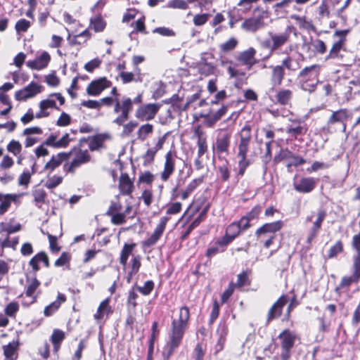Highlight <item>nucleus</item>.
Masks as SVG:
<instances>
[{
  "label": "nucleus",
  "mask_w": 360,
  "mask_h": 360,
  "mask_svg": "<svg viewBox=\"0 0 360 360\" xmlns=\"http://www.w3.org/2000/svg\"><path fill=\"white\" fill-rule=\"evenodd\" d=\"M189 318V309L184 306L179 309L178 318L172 320L169 340L162 353L165 360H168L174 350L180 345Z\"/></svg>",
  "instance_id": "obj_1"
},
{
  "label": "nucleus",
  "mask_w": 360,
  "mask_h": 360,
  "mask_svg": "<svg viewBox=\"0 0 360 360\" xmlns=\"http://www.w3.org/2000/svg\"><path fill=\"white\" fill-rule=\"evenodd\" d=\"M237 136L239 137L238 145L237 156L238 160V172L239 176H243L247 167L250 165V160L247 159V153L249 151L250 143L251 141V127L250 125L244 126Z\"/></svg>",
  "instance_id": "obj_2"
},
{
  "label": "nucleus",
  "mask_w": 360,
  "mask_h": 360,
  "mask_svg": "<svg viewBox=\"0 0 360 360\" xmlns=\"http://www.w3.org/2000/svg\"><path fill=\"white\" fill-rule=\"evenodd\" d=\"M321 66L314 64L303 68L298 75L300 87L305 91L314 92L319 82Z\"/></svg>",
  "instance_id": "obj_3"
},
{
  "label": "nucleus",
  "mask_w": 360,
  "mask_h": 360,
  "mask_svg": "<svg viewBox=\"0 0 360 360\" xmlns=\"http://www.w3.org/2000/svg\"><path fill=\"white\" fill-rule=\"evenodd\" d=\"M132 108L133 101L130 98L124 96L121 101L116 98L114 112L115 113L120 112V115L114 120L113 122L118 125H122L129 119V115Z\"/></svg>",
  "instance_id": "obj_4"
},
{
  "label": "nucleus",
  "mask_w": 360,
  "mask_h": 360,
  "mask_svg": "<svg viewBox=\"0 0 360 360\" xmlns=\"http://www.w3.org/2000/svg\"><path fill=\"white\" fill-rule=\"evenodd\" d=\"M269 38L262 42V46L269 49L271 52L276 51L283 47L289 40L290 33L283 32L278 33L269 32Z\"/></svg>",
  "instance_id": "obj_5"
},
{
  "label": "nucleus",
  "mask_w": 360,
  "mask_h": 360,
  "mask_svg": "<svg viewBox=\"0 0 360 360\" xmlns=\"http://www.w3.org/2000/svg\"><path fill=\"white\" fill-rule=\"evenodd\" d=\"M58 100L60 105H62L65 103V98L60 94H52L49 96L46 99L42 100L39 103V111L35 115V117L40 119L46 117L49 115L47 111L49 108H57L56 101Z\"/></svg>",
  "instance_id": "obj_6"
},
{
  "label": "nucleus",
  "mask_w": 360,
  "mask_h": 360,
  "mask_svg": "<svg viewBox=\"0 0 360 360\" xmlns=\"http://www.w3.org/2000/svg\"><path fill=\"white\" fill-rule=\"evenodd\" d=\"M278 338L281 340L282 349L281 359L282 360H288L290 356V350L296 340V335L289 330H285L278 335Z\"/></svg>",
  "instance_id": "obj_7"
},
{
  "label": "nucleus",
  "mask_w": 360,
  "mask_h": 360,
  "mask_svg": "<svg viewBox=\"0 0 360 360\" xmlns=\"http://www.w3.org/2000/svg\"><path fill=\"white\" fill-rule=\"evenodd\" d=\"M316 217V219L313 221L312 226L309 231L307 242L310 244L317 236L321 229L322 224L326 219V212L323 210H319L316 213L312 212L310 216L306 219L307 221H311L313 217Z\"/></svg>",
  "instance_id": "obj_8"
},
{
  "label": "nucleus",
  "mask_w": 360,
  "mask_h": 360,
  "mask_svg": "<svg viewBox=\"0 0 360 360\" xmlns=\"http://www.w3.org/2000/svg\"><path fill=\"white\" fill-rule=\"evenodd\" d=\"M349 32V30H336L333 37L338 38L335 41L329 51L326 60L338 58L340 56V51L344 49L346 42V37Z\"/></svg>",
  "instance_id": "obj_9"
},
{
  "label": "nucleus",
  "mask_w": 360,
  "mask_h": 360,
  "mask_svg": "<svg viewBox=\"0 0 360 360\" xmlns=\"http://www.w3.org/2000/svg\"><path fill=\"white\" fill-rule=\"evenodd\" d=\"M268 17V12L262 11L261 14L258 16L245 19L242 23L241 27L247 32H256L257 30L266 25L264 20Z\"/></svg>",
  "instance_id": "obj_10"
},
{
  "label": "nucleus",
  "mask_w": 360,
  "mask_h": 360,
  "mask_svg": "<svg viewBox=\"0 0 360 360\" xmlns=\"http://www.w3.org/2000/svg\"><path fill=\"white\" fill-rule=\"evenodd\" d=\"M160 105L158 103H148L140 105L135 112V117L141 121L153 120L158 113Z\"/></svg>",
  "instance_id": "obj_11"
},
{
  "label": "nucleus",
  "mask_w": 360,
  "mask_h": 360,
  "mask_svg": "<svg viewBox=\"0 0 360 360\" xmlns=\"http://www.w3.org/2000/svg\"><path fill=\"white\" fill-rule=\"evenodd\" d=\"M40 285V282L35 278L27 279V288L25 295L23 297V304L30 305L37 301L39 294L37 289Z\"/></svg>",
  "instance_id": "obj_12"
},
{
  "label": "nucleus",
  "mask_w": 360,
  "mask_h": 360,
  "mask_svg": "<svg viewBox=\"0 0 360 360\" xmlns=\"http://www.w3.org/2000/svg\"><path fill=\"white\" fill-rule=\"evenodd\" d=\"M43 86L36 82H32L30 84L17 91L15 93V98L17 101H26L33 98L42 91Z\"/></svg>",
  "instance_id": "obj_13"
},
{
  "label": "nucleus",
  "mask_w": 360,
  "mask_h": 360,
  "mask_svg": "<svg viewBox=\"0 0 360 360\" xmlns=\"http://www.w3.org/2000/svg\"><path fill=\"white\" fill-rule=\"evenodd\" d=\"M168 221L169 218L167 217H162L160 218L159 223L153 233L143 242V247L149 248L156 244L162 236Z\"/></svg>",
  "instance_id": "obj_14"
},
{
  "label": "nucleus",
  "mask_w": 360,
  "mask_h": 360,
  "mask_svg": "<svg viewBox=\"0 0 360 360\" xmlns=\"http://www.w3.org/2000/svg\"><path fill=\"white\" fill-rule=\"evenodd\" d=\"M90 156L87 150H79L75 153L74 159L68 164L64 165V170L67 172H74L77 168L89 161Z\"/></svg>",
  "instance_id": "obj_15"
},
{
  "label": "nucleus",
  "mask_w": 360,
  "mask_h": 360,
  "mask_svg": "<svg viewBox=\"0 0 360 360\" xmlns=\"http://www.w3.org/2000/svg\"><path fill=\"white\" fill-rule=\"evenodd\" d=\"M112 85V82L106 77H100L97 79L93 80L86 87V94L89 96H97L101 93L109 88Z\"/></svg>",
  "instance_id": "obj_16"
},
{
  "label": "nucleus",
  "mask_w": 360,
  "mask_h": 360,
  "mask_svg": "<svg viewBox=\"0 0 360 360\" xmlns=\"http://www.w3.org/2000/svg\"><path fill=\"white\" fill-rule=\"evenodd\" d=\"M231 134L224 130H219L213 145L214 150L219 153H227L230 146Z\"/></svg>",
  "instance_id": "obj_17"
},
{
  "label": "nucleus",
  "mask_w": 360,
  "mask_h": 360,
  "mask_svg": "<svg viewBox=\"0 0 360 360\" xmlns=\"http://www.w3.org/2000/svg\"><path fill=\"white\" fill-rule=\"evenodd\" d=\"M175 169V158L172 151H169L165 155L164 168L160 174V179L162 181H167Z\"/></svg>",
  "instance_id": "obj_18"
},
{
  "label": "nucleus",
  "mask_w": 360,
  "mask_h": 360,
  "mask_svg": "<svg viewBox=\"0 0 360 360\" xmlns=\"http://www.w3.org/2000/svg\"><path fill=\"white\" fill-rule=\"evenodd\" d=\"M316 185V181L312 177H303L299 181H294V188L303 193H310Z\"/></svg>",
  "instance_id": "obj_19"
},
{
  "label": "nucleus",
  "mask_w": 360,
  "mask_h": 360,
  "mask_svg": "<svg viewBox=\"0 0 360 360\" xmlns=\"http://www.w3.org/2000/svg\"><path fill=\"white\" fill-rule=\"evenodd\" d=\"M288 300V297L285 295L281 296L278 298V300L273 304L268 312V322L278 318L281 315L283 308L287 304Z\"/></svg>",
  "instance_id": "obj_20"
},
{
  "label": "nucleus",
  "mask_w": 360,
  "mask_h": 360,
  "mask_svg": "<svg viewBox=\"0 0 360 360\" xmlns=\"http://www.w3.org/2000/svg\"><path fill=\"white\" fill-rule=\"evenodd\" d=\"M22 194H3L0 193V215L8 211L11 203L18 202Z\"/></svg>",
  "instance_id": "obj_21"
},
{
  "label": "nucleus",
  "mask_w": 360,
  "mask_h": 360,
  "mask_svg": "<svg viewBox=\"0 0 360 360\" xmlns=\"http://www.w3.org/2000/svg\"><path fill=\"white\" fill-rule=\"evenodd\" d=\"M50 59V55L47 52L44 51L35 59L27 61V65L32 70H39L48 65Z\"/></svg>",
  "instance_id": "obj_22"
},
{
  "label": "nucleus",
  "mask_w": 360,
  "mask_h": 360,
  "mask_svg": "<svg viewBox=\"0 0 360 360\" xmlns=\"http://www.w3.org/2000/svg\"><path fill=\"white\" fill-rule=\"evenodd\" d=\"M283 226V222L282 221H276L271 223H266L259 228L255 234L258 237L262 236L264 234L267 233H274L278 231H280Z\"/></svg>",
  "instance_id": "obj_23"
},
{
  "label": "nucleus",
  "mask_w": 360,
  "mask_h": 360,
  "mask_svg": "<svg viewBox=\"0 0 360 360\" xmlns=\"http://www.w3.org/2000/svg\"><path fill=\"white\" fill-rule=\"evenodd\" d=\"M349 117V113L347 109H340L333 112L328 120V125L333 124L336 122L342 124L343 131L346 129L345 121Z\"/></svg>",
  "instance_id": "obj_24"
},
{
  "label": "nucleus",
  "mask_w": 360,
  "mask_h": 360,
  "mask_svg": "<svg viewBox=\"0 0 360 360\" xmlns=\"http://www.w3.org/2000/svg\"><path fill=\"white\" fill-rule=\"evenodd\" d=\"M270 68L271 69V84L273 86H280L285 77V70L280 65L271 66Z\"/></svg>",
  "instance_id": "obj_25"
},
{
  "label": "nucleus",
  "mask_w": 360,
  "mask_h": 360,
  "mask_svg": "<svg viewBox=\"0 0 360 360\" xmlns=\"http://www.w3.org/2000/svg\"><path fill=\"white\" fill-rule=\"evenodd\" d=\"M70 153H60L56 155H53L51 159L45 165V169L53 172L58 167L63 161L67 160Z\"/></svg>",
  "instance_id": "obj_26"
},
{
  "label": "nucleus",
  "mask_w": 360,
  "mask_h": 360,
  "mask_svg": "<svg viewBox=\"0 0 360 360\" xmlns=\"http://www.w3.org/2000/svg\"><path fill=\"white\" fill-rule=\"evenodd\" d=\"M66 300L65 296L62 293H58L56 300L51 302L44 309V314L46 316H50L53 314L60 307L61 304Z\"/></svg>",
  "instance_id": "obj_27"
},
{
  "label": "nucleus",
  "mask_w": 360,
  "mask_h": 360,
  "mask_svg": "<svg viewBox=\"0 0 360 360\" xmlns=\"http://www.w3.org/2000/svg\"><path fill=\"white\" fill-rule=\"evenodd\" d=\"M256 51L253 48H250L241 52L238 56V60L243 65L248 66V69H250L252 65L254 64V56Z\"/></svg>",
  "instance_id": "obj_28"
},
{
  "label": "nucleus",
  "mask_w": 360,
  "mask_h": 360,
  "mask_svg": "<svg viewBox=\"0 0 360 360\" xmlns=\"http://www.w3.org/2000/svg\"><path fill=\"white\" fill-rule=\"evenodd\" d=\"M195 135L198 137V156L201 158L207 150V138L201 130H196Z\"/></svg>",
  "instance_id": "obj_29"
},
{
  "label": "nucleus",
  "mask_w": 360,
  "mask_h": 360,
  "mask_svg": "<svg viewBox=\"0 0 360 360\" xmlns=\"http://www.w3.org/2000/svg\"><path fill=\"white\" fill-rule=\"evenodd\" d=\"M120 190L123 195H129L133 191V183L127 174L121 175L119 184Z\"/></svg>",
  "instance_id": "obj_30"
},
{
  "label": "nucleus",
  "mask_w": 360,
  "mask_h": 360,
  "mask_svg": "<svg viewBox=\"0 0 360 360\" xmlns=\"http://www.w3.org/2000/svg\"><path fill=\"white\" fill-rule=\"evenodd\" d=\"M136 246V243H124L120 256V263L124 268H126L129 257L132 254Z\"/></svg>",
  "instance_id": "obj_31"
},
{
  "label": "nucleus",
  "mask_w": 360,
  "mask_h": 360,
  "mask_svg": "<svg viewBox=\"0 0 360 360\" xmlns=\"http://www.w3.org/2000/svg\"><path fill=\"white\" fill-rule=\"evenodd\" d=\"M203 181V177H199L197 179H193L186 187L181 190V198L182 200L187 199L189 195L197 188V187Z\"/></svg>",
  "instance_id": "obj_32"
},
{
  "label": "nucleus",
  "mask_w": 360,
  "mask_h": 360,
  "mask_svg": "<svg viewBox=\"0 0 360 360\" xmlns=\"http://www.w3.org/2000/svg\"><path fill=\"white\" fill-rule=\"evenodd\" d=\"M21 224L20 223L13 224V221L11 220L8 223L1 222L0 223V233H6V236L17 233L21 230Z\"/></svg>",
  "instance_id": "obj_33"
},
{
  "label": "nucleus",
  "mask_w": 360,
  "mask_h": 360,
  "mask_svg": "<svg viewBox=\"0 0 360 360\" xmlns=\"http://www.w3.org/2000/svg\"><path fill=\"white\" fill-rule=\"evenodd\" d=\"M18 347V342H12L8 345L3 347L4 354L5 356L4 360H15L17 358V349Z\"/></svg>",
  "instance_id": "obj_34"
},
{
  "label": "nucleus",
  "mask_w": 360,
  "mask_h": 360,
  "mask_svg": "<svg viewBox=\"0 0 360 360\" xmlns=\"http://www.w3.org/2000/svg\"><path fill=\"white\" fill-rule=\"evenodd\" d=\"M106 27V22L101 15H96L90 18L89 29L94 30L96 32H100L104 30Z\"/></svg>",
  "instance_id": "obj_35"
},
{
  "label": "nucleus",
  "mask_w": 360,
  "mask_h": 360,
  "mask_svg": "<svg viewBox=\"0 0 360 360\" xmlns=\"http://www.w3.org/2000/svg\"><path fill=\"white\" fill-rule=\"evenodd\" d=\"M292 97V91L290 89H282L278 91L276 98L281 105H288Z\"/></svg>",
  "instance_id": "obj_36"
},
{
  "label": "nucleus",
  "mask_w": 360,
  "mask_h": 360,
  "mask_svg": "<svg viewBox=\"0 0 360 360\" xmlns=\"http://www.w3.org/2000/svg\"><path fill=\"white\" fill-rule=\"evenodd\" d=\"M110 298H106L100 304L96 313L94 314V319L96 320L101 319L105 315H108L110 311L109 305Z\"/></svg>",
  "instance_id": "obj_37"
},
{
  "label": "nucleus",
  "mask_w": 360,
  "mask_h": 360,
  "mask_svg": "<svg viewBox=\"0 0 360 360\" xmlns=\"http://www.w3.org/2000/svg\"><path fill=\"white\" fill-rule=\"evenodd\" d=\"M108 138L107 135L98 134L92 137L89 141V148L91 150H98L103 146L105 139Z\"/></svg>",
  "instance_id": "obj_38"
},
{
  "label": "nucleus",
  "mask_w": 360,
  "mask_h": 360,
  "mask_svg": "<svg viewBox=\"0 0 360 360\" xmlns=\"http://www.w3.org/2000/svg\"><path fill=\"white\" fill-rule=\"evenodd\" d=\"M91 37V33L89 29H86L79 33V34L75 35L72 39H70L69 35L68 39H70V44L72 45L81 44L86 42Z\"/></svg>",
  "instance_id": "obj_39"
},
{
  "label": "nucleus",
  "mask_w": 360,
  "mask_h": 360,
  "mask_svg": "<svg viewBox=\"0 0 360 360\" xmlns=\"http://www.w3.org/2000/svg\"><path fill=\"white\" fill-rule=\"evenodd\" d=\"M279 65L283 66L284 70L286 68L290 72H295L300 68L299 62L291 56L284 58L282 60L281 65Z\"/></svg>",
  "instance_id": "obj_40"
},
{
  "label": "nucleus",
  "mask_w": 360,
  "mask_h": 360,
  "mask_svg": "<svg viewBox=\"0 0 360 360\" xmlns=\"http://www.w3.org/2000/svg\"><path fill=\"white\" fill-rule=\"evenodd\" d=\"M153 131V126L150 124H145L141 126L137 131V138L143 141Z\"/></svg>",
  "instance_id": "obj_41"
},
{
  "label": "nucleus",
  "mask_w": 360,
  "mask_h": 360,
  "mask_svg": "<svg viewBox=\"0 0 360 360\" xmlns=\"http://www.w3.org/2000/svg\"><path fill=\"white\" fill-rule=\"evenodd\" d=\"M198 70L201 75L207 76L214 72V66L211 63L206 62L204 58H202L198 65Z\"/></svg>",
  "instance_id": "obj_42"
},
{
  "label": "nucleus",
  "mask_w": 360,
  "mask_h": 360,
  "mask_svg": "<svg viewBox=\"0 0 360 360\" xmlns=\"http://www.w3.org/2000/svg\"><path fill=\"white\" fill-rule=\"evenodd\" d=\"M35 163L33 164L32 167V172H30V171L28 169H25L23 171V172L20 175L19 178H18V184L20 186H27L30 181V179H31V176L32 174H34L36 170H35Z\"/></svg>",
  "instance_id": "obj_43"
},
{
  "label": "nucleus",
  "mask_w": 360,
  "mask_h": 360,
  "mask_svg": "<svg viewBox=\"0 0 360 360\" xmlns=\"http://www.w3.org/2000/svg\"><path fill=\"white\" fill-rule=\"evenodd\" d=\"M190 173L188 172L187 173L184 172V169H180L178 172V175L176 179V186L173 188V192L176 193L179 191V188L184 185L186 179L189 177Z\"/></svg>",
  "instance_id": "obj_44"
},
{
  "label": "nucleus",
  "mask_w": 360,
  "mask_h": 360,
  "mask_svg": "<svg viewBox=\"0 0 360 360\" xmlns=\"http://www.w3.org/2000/svg\"><path fill=\"white\" fill-rule=\"evenodd\" d=\"M6 149L14 156H18L21 153L22 146L18 141L13 139L7 145Z\"/></svg>",
  "instance_id": "obj_45"
},
{
  "label": "nucleus",
  "mask_w": 360,
  "mask_h": 360,
  "mask_svg": "<svg viewBox=\"0 0 360 360\" xmlns=\"http://www.w3.org/2000/svg\"><path fill=\"white\" fill-rule=\"evenodd\" d=\"M65 338V334L62 330H54L51 335V342L53 345L54 349L57 351L59 348L60 342Z\"/></svg>",
  "instance_id": "obj_46"
},
{
  "label": "nucleus",
  "mask_w": 360,
  "mask_h": 360,
  "mask_svg": "<svg viewBox=\"0 0 360 360\" xmlns=\"http://www.w3.org/2000/svg\"><path fill=\"white\" fill-rule=\"evenodd\" d=\"M306 131L307 129L302 125H297L295 127L291 126L286 129V133L295 138H297L299 135L304 134Z\"/></svg>",
  "instance_id": "obj_47"
},
{
  "label": "nucleus",
  "mask_w": 360,
  "mask_h": 360,
  "mask_svg": "<svg viewBox=\"0 0 360 360\" xmlns=\"http://www.w3.org/2000/svg\"><path fill=\"white\" fill-rule=\"evenodd\" d=\"M141 257L140 255H135L133 256L131 260V271L129 273V275L130 276H132L133 275L138 273L139 271V269L141 267Z\"/></svg>",
  "instance_id": "obj_48"
},
{
  "label": "nucleus",
  "mask_w": 360,
  "mask_h": 360,
  "mask_svg": "<svg viewBox=\"0 0 360 360\" xmlns=\"http://www.w3.org/2000/svg\"><path fill=\"white\" fill-rule=\"evenodd\" d=\"M31 23L25 19H20L17 21L15 25V31L18 34L25 32L30 27Z\"/></svg>",
  "instance_id": "obj_49"
},
{
  "label": "nucleus",
  "mask_w": 360,
  "mask_h": 360,
  "mask_svg": "<svg viewBox=\"0 0 360 360\" xmlns=\"http://www.w3.org/2000/svg\"><path fill=\"white\" fill-rule=\"evenodd\" d=\"M290 157H292V153L291 151L288 149H281L279 153L275 155L274 161L276 163H278L283 160H288Z\"/></svg>",
  "instance_id": "obj_50"
},
{
  "label": "nucleus",
  "mask_w": 360,
  "mask_h": 360,
  "mask_svg": "<svg viewBox=\"0 0 360 360\" xmlns=\"http://www.w3.org/2000/svg\"><path fill=\"white\" fill-rule=\"evenodd\" d=\"M63 177L58 175H53L51 177H49L46 183L45 186L47 188L52 189L58 186L59 184L62 183Z\"/></svg>",
  "instance_id": "obj_51"
},
{
  "label": "nucleus",
  "mask_w": 360,
  "mask_h": 360,
  "mask_svg": "<svg viewBox=\"0 0 360 360\" xmlns=\"http://www.w3.org/2000/svg\"><path fill=\"white\" fill-rule=\"evenodd\" d=\"M210 16L211 15L210 13L196 14L193 17V23L195 26H202L208 21Z\"/></svg>",
  "instance_id": "obj_52"
},
{
  "label": "nucleus",
  "mask_w": 360,
  "mask_h": 360,
  "mask_svg": "<svg viewBox=\"0 0 360 360\" xmlns=\"http://www.w3.org/2000/svg\"><path fill=\"white\" fill-rule=\"evenodd\" d=\"M238 43V40L236 38L232 37L229 39L228 41L221 44L220 45V49L224 52L232 51L236 47Z\"/></svg>",
  "instance_id": "obj_53"
},
{
  "label": "nucleus",
  "mask_w": 360,
  "mask_h": 360,
  "mask_svg": "<svg viewBox=\"0 0 360 360\" xmlns=\"http://www.w3.org/2000/svg\"><path fill=\"white\" fill-rule=\"evenodd\" d=\"M18 243V237L10 238L9 236H6L5 238H1V246L4 248H15V246Z\"/></svg>",
  "instance_id": "obj_54"
},
{
  "label": "nucleus",
  "mask_w": 360,
  "mask_h": 360,
  "mask_svg": "<svg viewBox=\"0 0 360 360\" xmlns=\"http://www.w3.org/2000/svg\"><path fill=\"white\" fill-rule=\"evenodd\" d=\"M241 232L238 224L236 222H233L226 228V233L232 237V238H235L237 237L239 233Z\"/></svg>",
  "instance_id": "obj_55"
},
{
  "label": "nucleus",
  "mask_w": 360,
  "mask_h": 360,
  "mask_svg": "<svg viewBox=\"0 0 360 360\" xmlns=\"http://www.w3.org/2000/svg\"><path fill=\"white\" fill-rule=\"evenodd\" d=\"M288 160L289 162L286 165L288 169H289L292 166L297 167L305 163V160L304 158H302L301 156L296 155L294 153H292V157H290V158Z\"/></svg>",
  "instance_id": "obj_56"
},
{
  "label": "nucleus",
  "mask_w": 360,
  "mask_h": 360,
  "mask_svg": "<svg viewBox=\"0 0 360 360\" xmlns=\"http://www.w3.org/2000/svg\"><path fill=\"white\" fill-rule=\"evenodd\" d=\"M360 277L353 273L352 275L350 276H345L342 278L340 283V286L347 287L350 285L352 283H357Z\"/></svg>",
  "instance_id": "obj_57"
},
{
  "label": "nucleus",
  "mask_w": 360,
  "mask_h": 360,
  "mask_svg": "<svg viewBox=\"0 0 360 360\" xmlns=\"http://www.w3.org/2000/svg\"><path fill=\"white\" fill-rule=\"evenodd\" d=\"M138 297V294L134 292V290H131L129 292V295L127 298V305L128 309L129 310H134L137 303L136 302V299Z\"/></svg>",
  "instance_id": "obj_58"
},
{
  "label": "nucleus",
  "mask_w": 360,
  "mask_h": 360,
  "mask_svg": "<svg viewBox=\"0 0 360 360\" xmlns=\"http://www.w3.org/2000/svg\"><path fill=\"white\" fill-rule=\"evenodd\" d=\"M154 288V283L152 281L145 282L143 286L138 287V290L143 295H148Z\"/></svg>",
  "instance_id": "obj_59"
},
{
  "label": "nucleus",
  "mask_w": 360,
  "mask_h": 360,
  "mask_svg": "<svg viewBox=\"0 0 360 360\" xmlns=\"http://www.w3.org/2000/svg\"><path fill=\"white\" fill-rule=\"evenodd\" d=\"M167 6L185 10L188 8V4L184 0H171L168 2Z\"/></svg>",
  "instance_id": "obj_60"
},
{
  "label": "nucleus",
  "mask_w": 360,
  "mask_h": 360,
  "mask_svg": "<svg viewBox=\"0 0 360 360\" xmlns=\"http://www.w3.org/2000/svg\"><path fill=\"white\" fill-rule=\"evenodd\" d=\"M219 175L221 179L224 181H226L229 180L230 177V171L227 164H224L219 167L218 168Z\"/></svg>",
  "instance_id": "obj_61"
},
{
  "label": "nucleus",
  "mask_w": 360,
  "mask_h": 360,
  "mask_svg": "<svg viewBox=\"0 0 360 360\" xmlns=\"http://www.w3.org/2000/svg\"><path fill=\"white\" fill-rule=\"evenodd\" d=\"M111 217V222L115 225L122 224L125 222V214L121 212L112 213Z\"/></svg>",
  "instance_id": "obj_62"
},
{
  "label": "nucleus",
  "mask_w": 360,
  "mask_h": 360,
  "mask_svg": "<svg viewBox=\"0 0 360 360\" xmlns=\"http://www.w3.org/2000/svg\"><path fill=\"white\" fill-rule=\"evenodd\" d=\"M343 250L342 243L338 240L333 247L330 248L328 252V257L333 258L338 253H340Z\"/></svg>",
  "instance_id": "obj_63"
},
{
  "label": "nucleus",
  "mask_w": 360,
  "mask_h": 360,
  "mask_svg": "<svg viewBox=\"0 0 360 360\" xmlns=\"http://www.w3.org/2000/svg\"><path fill=\"white\" fill-rule=\"evenodd\" d=\"M70 260V255L68 252H64L61 254L60 257L55 262L56 266H62L69 263Z\"/></svg>",
  "instance_id": "obj_64"
}]
</instances>
